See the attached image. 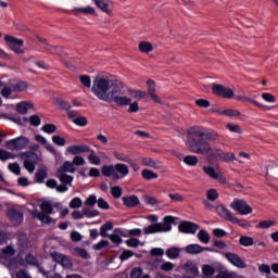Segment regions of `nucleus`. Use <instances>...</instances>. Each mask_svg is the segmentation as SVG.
<instances>
[{
    "label": "nucleus",
    "instance_id": "obj_44",
    "mask_svg": "<svg viewBox=\"0 0 278 278\" xmlns=\"http://www.w3.org/2000/svg\"><path fill=\"white\" fill-rule=\"evenodd\" d=\"M72 123H74V125H77L78 127H86V125H88V118H86L85 116H77L72 119Z\"/></svg>",
    "mask_w": 278,
    "mask_h": 278
},
{
    "label": "nucleus",
    "instance_id": "obj_36",
    "mask_svg": "<svg viewBox=\"0 0 278 278\" xmlns=\"http://www.w3.org/2000/svg\"><path fill=\"white\" fill-rule=\"evenodd\" d=\"M235 220L230 222L232 225H238L239 227H242V229H249L251 227V223H249L247 219H239L238 217H233Z\"/></svg>",
    "mask_w": 278,
    "mask_h": 278
},
{
    "label": "nucleus",
    "instance_id": "obj_38",
    "mask_svg": "<svg viewBox=\"0 0 278 278\" xmlns=\"http://www.w3.org/2000/svg\"><path fill=\"white\" fill-rule=\"evenodd\" d=\"M75 12H80L81 14H97V11L92 7H83V8H74Z\"/></svg>",
    "mask_w": 278,
    "mask_h": 278
},
{
    "label": "nucleus",
    "instance_id": "obj_8",
    "mask_svg": "<svg viewBox=\"0 0 278 278\" xmlns=\"http://www.w3.org/2000/svg\"><path fill=\"white\" fill-rule=\"evenodd\" d=\"M231 210L236 212L237 214H240V216H249V214L253 213V207L247 203V201L242 199H235L230 203Z\"/></svg>",
    "mask_w": 278,
    "mask_h": 278
},
{
    "label": "nucleus",
    "instance_id": "obj_17",
    "mask_svg": "<svg viewBox=\"0 0 278 278\" xmlns=\"http://www.w3.org/2000/svg\"><path fill=\"white\" fill-rule=\"evenodd\" d=\"M215 210H216V213L218 214V216H220V218H224L225 220H228L229 223L235 220L233 218L236 217V214L231 213V211H229V208L225 207V205L219 204L215 207Z\"/></svg>",
    "mask_w": 278,
    "mask_h": 278
},
{
    "label": "nucleus",
    "instance_id": "obj_62",
    "mask_svg": "<svg viewBox=\"0 0 278 278\" xmlns=\"http://www.w3.org/2000/svg\"><path fill=\"white\" fill-rule=\"evenodd\" d=\"M226 127L231 134H242V128L236 124H227Z\"/></svg>",
    "mask_w": 278,
    "mask_h": 278
},
{
    "label": "nucleus",
    "instance_id": "obj_51",
    "mask_svg": "<svg viewBox=\"0 0 278 278\" xmlns=\"http://www.w3.org/2000/svg\"><path fill=\"white\" fill-rule=\"evenodd\" d=\"M111 194L114 199H121L123 197V189L119 186H114L111 188Z\"/></svg>",
    "mask_w": 278,
    "mask_h": 278
},
{
    "label": "nucleus",
    "instance_id": "obj_22",
    "mask_svg": "<svg viewBox=\"0 0 278 278\" xmlns=\"http://www.w3.org/2000/svg\"><path fill=\"white\" fill-rule=\"evenodd\" d=\"M87 160L91 166H100L101 164V156L97 154V152L89 148V151L87 152Z\"/></svg>",
    "mask_w": 278,
    "mask_h": 278
},
{
    "label": "nucleus",
    "instance_id": "obj_9",
    "mask_svg": "<svg viewBox=\"0 0 278 278\" xmlns=\"http://www.w3.org/2000/svg\"><path fill=\"white\" fill-rule=\"evenodd\" d=\"M202 169L203 173L207 175V177H210L211 179H215L216 181H218V184H227V178L224 177L220 169L207 165L203 166Z\"/></svg>",
    "mask_w": 278,
    "mask_h": 278
},
{
    "label": "nucleus",
    "instance_id": "obj_27",
    "mask_svg": "<svg viewBox=\"0 0 278 278\" xmlns=\"http://www.w3.org/2000/svg\"><path fill=\"white\" fill-rule=\"evenodd\" d=\"M165 255L168 260H178L179 255H181V248L172 247L166 250Z\"/></svg>",
    "mask_w": 278,
    "mask_h": 278
},
{
    "label": "nucleus",
    "instance_id": "obj_60",
    "mask_svg": "<svg viewBox=\"0 0 278 278\" xmlns=\"http://www.w3.org/2000/svg\"><path fill=\"white\" fill-rule=\"evenodd\" d=\"M206 197L208 201H216V199H218V191H216V189H210L206 192Z\"/></svg>",
    "mask_w": 278,
    "mask_h": 278
},
{
    "label": "nucleus",
    "instance_id": "obj_33",
    "mask_svg": "<svg viewBox=\"0 0 278 278\" xmlns=\"http://www.w3.org/2000/svg\"><path fill=\"white\" fill-rule=\"evenodd\" d=\"M218 138H219V136L217 135L216 131L205 129V131H204V139H205L207 142H216V140H217Z\"/></svg>",
    "mask_w": 278,
    "mask_h": 278
},
{
    "label": "nucleus",
    "instance_id": "obj_18",
    "mask_svg": "<svg viewBox=\"0 0 278 278\" xmlns=\"http://www.w3.org/2000/svg\"><path fill=\"white\" fill-rule=\"evenodd\" d=\"M178 229L181 233H197L199 231V225L191 222H182L179 224Z\"/></svg>",
    "mask_w": 278,
    "mask_h": 278
},
{
    "label": "nucleus",
    "instance_id": "obj_20",
    "mask_svg": "<svg viewBox=\"0 0 278 278\" xmlns=\"http://www.w3.org/2000/svg\"><path fill=\"white\" fill-rule=\"evenodd\" d=\"M186 253L189 255H199L203 253V251H211L210 248H203L198 243H191L185 248Z\"/></svg>",
    "mask_w": 278,
    "mask_h": 278
},
{
    "label": "nucleus",
    "instance_id": "obj_58",
    "mask_svg": "<svg viewBox=\"0 0 278 278\" xmlns=\"http://www.w3.org/2000/svg\"><path fill=\"white\" fill-rule=\"evenodd\" d=\"M129 257H134V252L131 250H124L119 256L121 262H127Z\"/></svg>",
    "mask_w": 278,
    "mask_h": 278
},
{
    "label": "nucleus",
    "instance_id": "obj_29",
    "mask_svg": "<svg viewBox=\"0 0 278 278\" xmlns=\"http://www.w3.org/2000/svg\"><path fill=\"white\" fill-rule=\"evenodd\" d=\"M116 173L119 175V179L127 177L129 175V167L126 164L117 163L115 164Z\"/></svg>",
    "mask_w": 278,
    "mask_h": 278
},
{
    "label": "nucleus",
    "instance_id": "obj_41",
    "mask_svg": "<svg viewBox=\"0 0 278 278\" xmlns=\"http://www.w3.org/2000/svg\"><path fill=\"white\" fill-rule=\"evenodd\" d=\"M41 131L45 134H55L58 131V126L55 124H46L41 127Z\"/></svg>",
    "mask_w": 278,
    "mask_h": 278
},
{
    "label": "nucleus",
    "instance_id": "obj_13",
    "mask_svg": "<svg viewBox=\"0 0 278 278\" xmlns=\"http://www.w3.org/2000/svg\"><path fill=\"white\" fill-rule=\"evenodd\" d=\"M4 40L11 45L10 49L11 51H14V53H20V54L25 53V51L21 49V47H23V39H16L13 36H5Z\"/></svg>",
    "mask_w": 278,
    "mask_h": 278
},
{
    "label": "nucleus",
    "instance_id": "obj_24",
    "mask_svg": "<svg viewBox=\"0 0 278 278\" xmlns=\"http://www.w3.org/2000/svg\"><path fill=\"white\" fill-rule=\"evenodd\" d=\"M182 270H185V273H189L190 275H192V278L199 275V268L192 261H188L187 263H185L182 265Z\"/></svg>",
    "mask_w": 278,
    "mask_h": 278
},
{
    "label": "nucleus",
    "instance_id": "obj_37",
    "mask_svg": "<svg viewBox=\"0 0 278 278\" xmlns=\"http://www.w3.org/2000/svg\"><path fill=\"white\" fill-rule=\"evenodd\" d=\"M141 175L143 179H147L148 181H151V179H157V173H154L153 170L150 169H143L141 172Z\"/></svg>",
    "mask_w": 278,
    "mask_h": 278
},
{
    "label": "nucleus",
    "instance_id": "obj_11",
    "mask_svg": "<svg viewBox=\"0 0 278 278\" xmlns=\"http://www.w3.org/2000/svg\"><path fill=\"white\" fill-rule=\"evenodd\" d=\"M212 90L216 97H223L224 99H233V90H231V88H226L223 85H213Z\"/></svg>",
    "mask_w": 278,
    "mask_h": 278
},
{
    "label": "nucleus",
    "instance_id": "obj_61",
    "mask_svg": "<svg viewBox=\"0 0 278 278\" xmlns=\"http://www.w3.org/2000/svg\"><path fill=\"white\" fill-rule=\"evenodd\" d=\"M99 210H110V204L103 198H99L97 201Z\"/></svg>",
    "mask_w": 278,
    "mask_h": 278
},
{
    "label": "nucleus",
    "instance_id": "obj_3",
    "mask_svg": "<svg viewBox=\"0 0 278 278\" xmlns=\"http://www.w3.org/2000/svg\"><path fill=\"white\" fill-rule=\"evenodd\" d=\"M186 146L191 153H195L197 155H207L211 147L210 141H206L205 138L193 139L190 137L187 139Z\"/></svg>",
    "mask_w": 278,
    "mask_h": 278
},
{
    "label": "nucleus",
    "instance_id": "obj_49",
    "mask_svg": "<svg viewBox=\"0 0 278 278\" xmlns=\"http://www.w3.org/2000/svg\"><path fill=\"white\" fill-rule=\"evenodd\" d=\"M130 97H132V99H137L138 101H140L141 99H144L147 97V91L132 90L130 91Z\"/></svg>",
    "mask_w": 278,
    "mask_h": 278
},
{
    "label": "nucleus",
    "instance_id": "obj_63",
    "mask_svg": "<svg viewBox=\"0 0 278 278\" xmlns=\"http://www.w3.org/2000/svg\"><path fill=\"white\" fill-rule=\"evenodd\" d=\"M83 203L84 202L81 201L80 198H74L71 201V207H72V210H77L83 205Z\"/></svg>",
    "mask_w": 278,
    "mask_h": 278
},
{
    "label": "nucleus",
    "instance_id": "obj_14",
    "mask_svg": "<svg viewBox=\"0 0 278 278\" xmlns=\"http://www.w3.org/2000/svg\"><path fill=\"white\" fill-rule=\"evenodd\" d=\"M101 175L103 177H109L113 179L114 181L121 179V175L116 173V165H104L101 167Z\"/></svg>",
    "mask_w": 278,
    "mask_h": 278
},
{
    "label": "nucleus",
    "instance_id": "obj_34",
    "mask_svg": "<svg viewBox=\"0 0 278 278\" xmlns=\"http://www.w3.org/2000/svg\"><path fill=\"white\" fill-rule=\"evenodd\" d=\"M139 51H141V53H151V51H153V45L149 41H141L139 43Z\"/></svg>",
    "mask_w": 278,
    "mask_h": 278
},
{
    "label": "nucleus",
    "instance_id": "obj_19",
    "mask_svg": "<svg viewBox=\"0 0 278 278\" xmlns=\"http://www.w3.org/2000/svg\"><path fill=\"white\" fill-rule=\"evenodd\" d=\"M51 257L56 264L63 266V268H71V261L62 253L51 252Z\"/></svg>",
    "mask_w": 278,
    "mask_h": 278
},
{
    "label": "nucleus",
    "instance_id": "obj_40",
    "mask_svg": "<svg viewBox=\"0 0 278 278\" xmlns=\"http://www.w3.org/2000/svg\"><path fill=\"white\" fill-rule=\"evenodd\" d=\"M143 166H149L150 168H160V164L151 157H144L141 160Z\"/></svg>",
    "mask_w": 278,
    "mask_h": 278
},
{
    "label": "nucleus",
    "instance_id": "obj_56",
    "mask_svg": "<svg viewBox=\"0 0 278 278\" xmlns=\"http://www.w3.org/2000/svg\"><path fill=\"white\" fill-rule=\"evenodd\" d=\"M105 247H110V241L101 240L100 242L93 244V251H101V249H105Z\"/></svg>",
    "mask_w": 278,
    "mask_h": 278
},
{
    "label": "nucleus",
    "instance_id": "obj_39",
    "mask_svg": "<svg viewBox=\"0 0 278 278\" xmlns=\"http://www.w3.org/2000/svg\"><path fill=\"white\" fill-rule=\"evenodd\" d=\"M184 162L187 166H197V164H199V157L195 155H187L184 157Z\"/></svg>",
    "mask_w": 278,
    "mask_h": 278
},
{
    "label": "nucleus",
    "instance_id": "obj_45",
    "mask_svg": "<svg viewBox=\"0 0 278 278\" xmlns=\"http://www.w3.org/2000/svg\"><path fill=\"white\" fill-rule=\"evenodd\" d=\"M239 244H241V247H253V238L249 236H242L239 239Z\"/></svg>",
    "mask_w": 278,
    "mask_h": 278
},
{
    "label": "nucleus",
    "instance_id": "obj_55",
    "mask_svg": "<svg viewBox=\"0 0 278 278\" xmlns=\"http://www.w3.org/2000/svg\"><path fill=\"white\" fill-rule=\"evenodd\" d=\"M86 164V159L81 155H77L72 161V166H84Z\"/></svg>",
    "mask_w": 278,
    "mask_h": 278
},
{
    "label": "nucleus",
    "instance_id": "obj_53",
    "mask_svg": "<svg viewBox=\"0 0 278 278\" xmlns=\"http://www.w3.org/2000/svg\"><path fill=\"white\" fill-rule=\"evenodd\" d=\"M97 201H98L97 195L90 194V195L86 199L85 205H86L87 207H94V205H97Z\"/></svg>",
    "mask_w": 278,
    "mask_h": 278
},
{
    "label": "nucleus",
    "instance_id": "obj_30",
    "mask_svg": "<svg viewBox=\"0 0 278 278\" xmlns=\"http://www.w3.org/2000/svg\"><path fill=\"white\" fill-rule=\"evenodd\" d=\"M16 253V250L12 245H8L7 248L1 250V258L2 260H10Z\"/></svg>",
    "mask_w": 278,
    "mask_h": 278
},
{
    "label": "nucleus",
    "instance_id": "obj_46",
    "mask_svg": "<svg viewBox=\"0 0 278 278\" xmlns=\"http://www.w3.org/2000/svg\"><path fill=\"white\" fill-rule=\"evenodd\" d=\"M13 92H25L27 89V83L25 81H20L16 83L15 85L12 86Z\"/></svg>",
    "mask_w": 278,
    "mask_h": 278
},
{
    "label": "nucleus",
    "instance_id": "obj_2",
    "mask_svg": "<svg viewBox=\"0 0 278 278\" xmlns=\"http://www.w3.org/2000/svg\"><path fill=\"white\" fill-rule=\"evenodd\" d=\"M173 223H175V217L165 216L163 223H156V224L147 226L143 228V231L147 236L151 233H166L168 231H172L173 226L170 225H173Z\"/></svg>",
    "mask_w": 278,
    "mask_h": 278
},
{
    "label": "nucleus",
    "instance_id": "obj_25",
    "mask_svg": "<svg viewBox=\"0 0 278 278\" xmlns=\"http://www.w3.org/2000/svg\"><path fill=\"white\" fill-rule=\"evenodd\" d=\"M123 204L126 207H136V205H140V199L137 195H129L122 198Z\"/></svg>",
    "mask_w": 278,
    "mask_h": 278
},
{
    "label": "nucleus",
    "instance_id": "obj_28",
    "mask_svg": "<svg viewBox=\"0 0 278 278\" xmlns=\"http://www.w3.org/2000/svg\"><path fill=\"white\" fill-rule=\"evenodd\" d=\"M31 108H34V104L27 101H22L16 104V112H18V114H27Z\"/></svg>",
    "mask_w": 278,
    "mask_h": 278
},
{
    "label": "nucleus",
    "instance_id": "obj_4",
    "mask_svg": "<svg viewBox=\"0 0 278 278\" xmlns=\"http://www.w3.org/2000/svg\"><path fill=\"white\" fill-rule=\"evenodd\" d=\"M210 160H220L222 162H236V154L231 152H225L218 147L210 146V150L206 153Z\"/></svg>",
    "mask_w": 278,
    "mask_h": 278
},
{
    "label": "nucleus",
    "instance_id": "obj_10",
    "mask_svg": "<svg viewBox=\"0 0 278 278\" xmlns=\"http://www.w3.org/2000/svg\"><path fill=\"white\" fill-rule=\"evenodd\" d=\"M222 255L231 264L232 266H236V268H245L247 263H244V260L240 257V255L231 252H223Z\"/></svg>",
    "mask_w": 278,
    "mask_h": 278
},
{
    "label": "nucleus",
    "instance_id": "obj_57",
    "mask_svg": "<svg viewBox=\"0 0 278 278\" xmlns=\"http://www.w3.org/2000/svg\"><path fill=\"white\" fill-rule=\"evenodd\" d=\"M125 243L130 248V249H138L140 247V240L136 238H130L125 241Z\"/></svg>",
    "mask_w": 278,
    "mask_h": 278
},
{
    "label": "nucleus",
    "instance_id": "obj_5",
    "mask_svg": "<svg viewBox=\"0 0 278 278\" xmlns=\"http://www.w3.org/2000/svg\"><path fill=\"white\" fill-rule=\"evenodd\" d=\"M66 173H71V162L68 161H66L56 173V177L64 184L60 186L56 185V192H67L68 187H66V184H71V176Z\"/></svg>",
    "mask_w": 278,
    "mask_h": 278
},
{
    "label": "nucleus",
    "instance_id": "obj_6",
    "mask_svg": "<svg viewBox=\"0 0 278 278\" xmlns=\"http://www.w3.org/2000/svg\"><path fill=\"white\" fill-rule=\"evenodd\" d=\"M40 207H41V212L43 213L35 212L34 213L35 218L43 223V225H51V223H53V219L49 217V215H47V214L53 213V206H51V202L45 201L41 203Z\"/></svg>",
    "mask_w": 278,
    "mask_h": 278
},
{
    "label": "nucleus",
    "instance_id": "obj_7",
    "mask_svg": "<svg viewBox=\"0 0 278 278\" xmlns=\"http://www.w3.org/2000/svg\"><path fill=\"white\" fill-rule=\"evenodd\" d=\"M28 144L29 138L25 136H20L14 139L5 141L4 147L5 149H9V151H21L23 149H27Z\"/></svg>",
    "mask_w": 278,
    "mask_h": 278
},
{
    "label": "nucleus",
    "instance_id": "obj_32",
    "mask_svg": "<svg viewBox=\"0 0 278 278\" xmlns=\"http://www.w3.org/2000/svg\"><path fill=\"white\" fill-rule=\"evenodd\" d=\"M114 229V224L108 222L104 225L101 226L100 228V236L102 238H108L110 235L108 233V231H112Z\"/></svg>",
    "mask_w": 278,
    "mask_h": 278
},
{
    "label": "nucleus",
    "instance_id": "obj_26",
    "mask_svg": "<svg viewBox=\"0 0 278 278\" xmlns=\"http://www.w3.org/2000/svg\"><path fill=\"white\" fill-rule=\"evenodd\" d=\"M147 86H148V92L152 101H154V103H162V100H160L157 94H155V83L153 80H148Z\"/></svg>",
    "mask_w": 278,
    "mask_h": 278
},
{
    "label": "nucleus",
    "instance_id": "obj_59",
    "mask_svg": "<svg viewBox=\"0 0 278 278\" xmlns=\"http://www.w3.org/2000/svg\"><path fill=\"white\" fill-rule=\"evenodd\" d=\"M25 260L28 266H38V258L31 254H27Z\"/></svg>",
    "mask_w": 278,
    "mask_h": 278
},
{
    "label": "nucleus",
    "instance_id": "obj_48",
    "mask_svg": "<svg viewBox=\"0 0 278 278\" xmlns=\"http://www.w3.org/2000/svg\"><path fill=\"white\" fill-rule=\"evenodd\" d=\"M275 225H277V223L275 220H263L261 222L257 227L258 229H270V227H275Z\"/></svg>",
    "mask_w": 278,
    "mask_h": 278
},
{
    "label": "nucleus",
    "instance_id": "obj_23",
    "mask_svg": "<svg viewBox=\"0 0 278 278\" xmlns=\"http://www.w3.org/2000/svg\"><path fill=\"white\" fill-rule=\"evenodd\" d=\"M88 151H90V146H88V144L71 146L72 155H81V153H88Z\"/></svg>",
    "mask_w": 278,
    "mask_h": 278
},
{
    "label": "nucleus",
    "instance_id": "obj_31",
    "mask_svg": "<svg viewBox=\"0 0 278 278\" xmlns=\"http://www.w3.org/2000/svg\"><path fill=\"white\" fill-rule=\"evenodd\" d=\"M49 177L47 169H38L35 174V181L37 184H45V180Z\"/></svg>",
    "mask_w": 278,
    "mask_h": 278
},
{
    "label": "nucleus",
    "instance_id": "obj_43",
    "mask_svg": "<svg viewBox=\"0 0 278 278\" xmlns=\"http://www.w3.org/2000/svg\"><path fill=\"white\" fill-rule=\"evenodd\" d=\"M202 273L204 277L210 278L216 273V269L212 265H204L202 267Z\"/></svg>",
    "mask_w": 278,
    "mask_h": 278
},
{
    "label": "nucleus",
    "instance_id": "obj_42",
    "mask_svg": "<svg viewBox=\"0 0 278 278\" xmlns=\"http://www.w3.org/2000/svg\"><path fill=\"white\" fill-rule=\"evenodd\" d=\"M16 157V154L8 152L3 149H0V160H2V162H5L8 160H14Z\"/></svg>",
    "mask_w": 278,
    "mask_h": 278
},
{
    "label": "nucleus",
    "instance_id": "obj_35",
    "mask_svg": "<svg viewBox=\"0 0 278 278\" xmlns=\"http://www.w3.org/2000/svg\"><path fill=\"white\" fill-rule=\"evenodd\" d=\"M197 238L202 242V244H210V233L207 231L200 230Z\"/></svg>",
    "mask_w": 278,
    "mask_h": 278
},
{
    "label": "nucleus",
    "instance_id": "obj_1",
    "mask_svg": "<svg viewBox=\"0 0 278 278\" xmlns=\"http://www.w3.org/2000/svg\"><path fill=\"white\" fill-rule=\"evenodd\" d=\"M91 92L100 101L115 103L122 108L131 103V98L124 96L127 92V87L121 80H112L108 77H96Z\"/></svg>",
    "mask_w": 278,
    "mask_h": 278
},
{
    "label": "nucleus",
    "instance_id": "obj_21",
    "mask_svg": "<svg viewBox=\"0 0 278 278\" xmlns=\"http://www.w3.org/2000/svg\"><path fill=\"white\" fill-rule=\"evenodd\" d=\"M188 136H191L192 138H198V140H201L205 138V128L201 126H193L188 129Z\"/></svg>",
    "mask_w": 278,
    "mask_h": 278
},
{
    "label": "nucleus",
    "instance_id": "obj_12",
    "mask_svg": "<svg viewBox=\"0 0 278 278\" xmlns=\"http://www.w3.org/2000/svg\"><path fill=\"white\" fill-rule=\"evenodd\" d=\"M36 164H38V154L34 152L26 153V159L24 161V168H26L28 173H34V170H36Z\"/></svg>",
    "mask_w": 278,
    "mask_h": 278
},
{
    "label": "nucleus",
    "instance_id": "obj_50",
    "mask_svg": "<svg viewBox=\"0 0 278 278\" xmlns=\"http://www.w3.org/2000/svg\"><path fill=\"white\" fill-rule=\"evenodd\" d=\"M52 142L56 144L58 147H65L66 146V139L64 137H60V135H54L52 137Z\"/></svg>",
    "mask_w": 278,
    "mask_h": 278
},
{
    "label": "nucleus",
    "instance_id": "obj_47",
    "mask_svg": "<svg viewBox=\"0 0 278 278\" xmlns=\"http://www.w3.org/2000/svg\"><path fill=\"white\" fill-rule=\"evenodd\" d=\"M80 79V84L85 87V88H92V80L90 79V76L88 75H81L79 76Z\"/></svg>",
    "mask_w": 278,
    "mask_h": 278
},
{
    "label": "nucleus",
    "instance_id": "obj_52",
    "mask_svg": "<svg viewBox=\"0 0 278 278\" xmlns=\"http://www.w3.org/2000/svg\"><path fill=\"white\" fill-rule=\"evenodd\" d=\"M220 114H224L225 116H229L230 118H238V116H240V111L228 109L223 111Z\"/></svg>",
    "mask_w": 278,
    "mask_h": 278
},
{
    "label": "nucleus",
    "instance_id": "obj_64",
    "mask_svg": "<svg viewBox=\"0 0 278 278\" xmlns=\"http://www.w3.org/2000/svg\"><path fill=\"white\" fill-rule=\"evenodd\" d=\"M216 278H238V275L236 273L222 271L216 276Z\"/></svg>",
    "mask_w": 278,
    "mask_h": 278
},
{
    "label": "nucleus",
    "instance_id": "obj_15",
    "mask_svg": "<svg viewBox=\"0 0 278 278\" xmlns=\"http://www.w3.org/2000/svg\"><path fill=\"white\" fill-rule=\"evenodd\" d=\"M7 216L12 225H21L23 223V213L15 208H9L7 211Z\"/></svg>",
    "mask_w": 278,
    "mask_h": 278
},
{
    "label": "nucleus",
    "instance_id": "obj_54",
    "mask_svg": "<svg viewBox=\"0 0 278 278\" xmlns=\"http://www.w3.org/2000/svg\"><path fill=\"white\" fill-rule=\"evenodd\" d=\"M106 238H109L113 244H117V247L118 244H123V238L117 233L109 235Z\"/></svg>",
    "mask_w": 278,
    "mask_h": 278
},
{
    "label": "nucleus",
    "instance_id": "obj_16",
    "mask_svg": "<svg viewBox=\"0 0 278 278\" xmlns=\"http://www.w3.org/2000/svg\"><path fill=\"white\" fill-rule=\"evenodd\" d=\"M97 8L105 12V14H112L114 10V2L112 0H92Z\"/></svg>",
    "mask_w": 278,
    "mask_h": 278
}]
</instances>
